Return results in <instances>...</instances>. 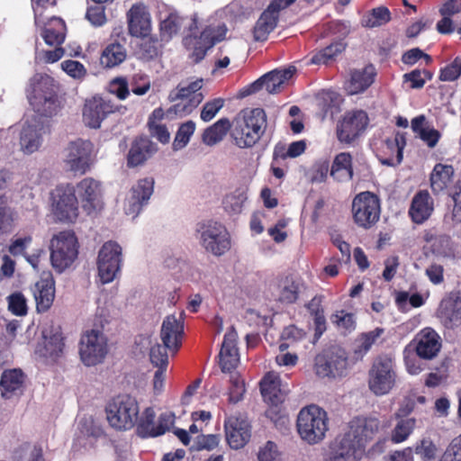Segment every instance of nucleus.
<instances>
[{
	"label": "nucleus",
	"mask_w": 461,
	"mask_h": 461,
	"mask_svg": "<svg viewBox=\"0 0 461 461\" xmlns=\"http://www.w3.org/2000/svg\"><path fill=\"white\" fill-rule=\"evenodd\" d=\"M278 20V13L269 5L258 18L253 31L254 40L264 41L268 34L274 31Z\"/></svg>",
	"instance_id": "e433bc0d"
},
{
	"label": "nucleus",
	"mask_w": 461,
	"mask_h": 461,
	"mask_svg": "<svg viewBox=\"0 0 461 461\" xmlns=\"http://www.w3.org/2000/svg\"><path fill=\"white\" fill-rule=\"evenodd\" d=\"M230 383L229 401L236 403L242 399L245 393L244 381L240 378L239 374L233 373L230 375Z\"/></svg>",
	"instance_id": "69168bd1"
},
{
	"label": "nucleus",
	"mask_w": 461,
	"mask_h": 461,
	"mask_svg": "<svg viewBox=\"0 0 461 461\" xmlns=\"http://www.w3.org/2000/svg\"><path fill=\"white\" fill-rule=\"evenodd\" d=\"M128 83L129 89L136 95H144L151 86L149 77L141 73L134 74Z\"/></svg>",
	"instance_id": "e2e57ef3"
},
{
	"label": "nucleus",
	"mask_w": 461,
	"mask_h": 461,
	"mask_svg": "<svg viewBox=\"0 0 461 461\" xmlns=\"http://www.w3.org/2000/svg\"><path fill=\"white\" fill-rule=\"evenodd\" d=\"M127 19L129 32L131 36L143 38L150 33V14L143 3L132 5L127 13Z\"/></svg>",
	"instance_id": "b1692460"
},
{
	"label": "nucleus",
	"mask_w": 461,
	"mask_h": 461,
	"mask_svg": "<svg viewBox=\"0 0 461 461\" xmlns=\"http://www.w3.org/2000/svg\"><path fill=\"white\" fill-rule=\"evenodd\" d=\"M156 413L150 407L146 408L140 418L138 430L143 437H155L157 425L155 424Z\"/></svg>",
	"instance_id": "5fc2aeb1"
},
{
	"label": "nucleus",
	"mask_w": 461,
	"mask_h": 461,
	"mask_svg": "<svg viewBox=\"0 0 461 461\" xmlns=\"http://www.w3.org/2000/svg\"><path fill=\"white\" fill-rule=\"evenodd\" d=\"M368 116L362 110L350 111L345 113L337 128L338 139L341 142L350 143L366 130Z\"/></svg>",
	"instance_id": "dca6fc26"
},
{
	"label": "nucleus",
	"mask_w": 461,
	"mask_h": 461,
	"mask_svg": "<svg viewBox=\"0 0 461 461\" xmlns=\"http://www.w3.org/2000/svg\"><path fill=\"white\" fill-rule=\"evenodd\" d=\"M385 427L387 425L375 416H357L347 423L341 434L363 452L366 445Z\"/></svg>",
	"instance_id": "20e7f679"
},
{
	"label": "nucleus",
	"mask_w": 461,
	"mask_h": 461,
	"mask_svg": "<svg viewBox=\"0 0 461 461\" xmlns=\"http://www.w3.org/2000/svg\"><path fill=\"white\" fill-rule=\"evenodd\" d=\"M332 369L333 378L347 375L348 369V356L344 349L337 348L325 354Z\"/></svg>",
	"instance_id": "49530a36"
},
{
	"label": "nucleus",
	"mask_w": 461,
	"mask_h": 461,
	"mask_svg": "<svg viewBox=\"0 0 461 461\" xmlns=\"http://www.w3.org/2000/svg\"><path fill=\"white\" fill-rule=\"evenodd\" d=\"M198 28L197 25V17L194 15L190 20L189 31L191 32V35L185 38V45L192 50L189 57L194 63H198L201 61L206 55V52L211 47L207 46V43L204 41L201 40V37L197 38L196 36H193V32L196 31Z\"/></svg>",
	"instance_id": "c9c22d12"
},
{
	"label": "nucleus",
	"mask_w": 461,
	"mask_h": 461,
	"mask_svg": "<svg viewBox=\"0 0 461 461\" xmlns=\"http://www.w3.org/2000/svg\"><path fill=\"white\" fill-rule=\"evenodd\" d=\"M453 208L445 216L446 224L452 228L461 225V183L455 186L452 194Z\"/></svg>",
	"instance_id": "3c124183"
},
{
	"label": "nucleus",
	"mask_w": 461,
	"mask_h": 461,
	"mask_svg": "<svg viewBox=\"0 0 461 461\" xmlns=\"http://www.w3.org/2000/svg\"><path fill=\"white\" fill-rule=\"evenodd\" d=\"M261 393L265 401L278 405L285 401L289 392L288 385L284 384L278 374L268 372L260 383Z\"/></svg>",
	"instance_id": "a878e982"
},
{
	"label": "nucleus",
	"mask_w": 461,
	"mask_h": 461,
	"mask_svg": "<svg viewBox=\"0 0 461 461\" xmlns=\"http://www.w3.org/2000/svg\"><path fill=\"white\" fill-rule=\"evenodd\" d=\"M433 211L434 202L428 191L421 190L415 194L409 209V214L415 223H423Z\"/></svg>",
	"instance_id": "c85d7f7f"
},
{
	"label": "nucleus",
	"mask_w": 461,
	"mask_h": 461,
	"mask_svg": "<svg viewBox=\"0 0 461 461\" xmlns=\"http://www.w3.org/2000/svg\"><path fill=\"white\" fill-rule=\"evenodd\" d=\"M230 122L227 118H221L215 123L204 130L202 135L203 142L207 146H214L223 140L229 130Z\"/></svg>",
	"instance_id": "37998d69"
},
{
	"label": "nucleus",
	"mask_w": 461,
	"mask_h": 461,
	"mask_svg": "<svg viewBox=\"0 0 461 461\" xmlns=\"http://www.w3.org/2000/svg\"><path fill=\"white\" fill-rule=\"evenodd\" d=\"M149 357L151 363L158 367L153 377V390L156 394H159L165 385L168 355L160 344H156L150 348Z\"/></svg>",
	"instance_id": "c756f323"
},
{
	"label": "nucleus",
	"mask_w": 461,
	"mask_h": 461,
	"mask_svg": "<svg viewBox=\"0 0 461 461\" xmlns=\"http://www.w3.org/2000/svg\"><path fill=\"white\" fill-rule=\"evenodd\" d=\"M391 19L390 12L386 7L381 6L372 10V13L364 18L363 24L373 28L381 26Z\"/></svg>",
	"instance_id": "13d9d810"
},
{
	"label": "nucleus",
	"mask_w": 461,
	"mask_h": 461,
	"mask_svg": "<svg viewBox=\"0 0 461 461\" xmlns=\"http://www.w3.org/2000/svg\"><path fill=\"white\" fill-rule=\"evenodd\" d=\"M122 253L121 246L114 241L105 242L99 250L97 270L103 284L113 282L121 271Z\"/></svg>",
	"instance_id": "ddd939ff"
},
{
	"label": "nucleus",
	"mask_w": 461,
	"mask_h": 461,
	"mask_svg": "<svg viewBox=\"0 0 461 461\" xmlns=\"http://www.w3.org/2000/svg\"><path fill=\"white\" fill-rule=\"evenodd\" d=\"M203 86V79L195 80L187 86L179 85L175 90H173L169 98L171 101L176 102L178 98L192 99L194 95H203L200 89Z\"/></svg>",
	"instance_id": "864d4df0"
},
{
	"label": "nucleus",
	"mask_w": 461,
	"mask_h": 461,
	"mask_svg": "<svg viewBox=\"0 0 461 461\" xmlns=\"http://www.w3.org/2000/svg\"><path fill=\"white\" fill-rule=\"evenodd\" d=\"M82 202V206L88 213L101 210L102 184L92 177H86L79 181L75 187V194Z\"/></svg>",
	"instance_id": "6ab92c4d"
},
{
	"label": "nucleus",
	"mask_w": 461,
	"mask_h": 461,
	"mask_svg": "<svg viewBox=\"0 0 461 461\" xmlns=\"http://www.w3.org/2000/svg\"><path fill=\"white\" fill-rule=\"evenodd\" d=\"M51 207L55 218L59 221H73L78 215L77 198L75 186L58 185L51 193Z\"/></svg>",
	"instance_id": "f8f14e48"
},
{
	"label": "nucleus",
	"mask_w": 461,
	"mask_h": 461,
	"mask_svg": "<svg viewBox=\"0 0 461 461\" xmlns=\"http://www.w3.org/2000/svg\"><path fill=\"white\" fill-rule=\"evenodd\" d=\"M414 451L422 460L429 461L435 459L438 448L430 438H422L415 443Z\"/></svg>",
	"instance_id": "bf43d9fd"
},
{
	"label": "nucleus",
	"mask_w": 461,
	"mask_h": 461,
	"mask_svg": "<svg viewBox=\"0 0 461 461\" xmlns=\"http://www.w3.org/2000/svg\"><path fill=\"white\" fill-rule=\"evenodd\" d=\"M185 19L175 11L160 12L159 32L162 41H169L176 35L183 26Z\"/></svg>",
	"instance_id": "f704fd0d"
},
{
	"label": "nucleus",
	"mask_w": 461,
	"mask_h": 461,
	"mask_svg": "<svg viewBox=\"0 0 461 461\" xmlns=\"http://www.w3.org/2000/svg\"><path fill=\"white\" fill-rule=\"evenodd\" d=\"M300 281L292 276H285L278 280L273 295L284 304H291L296 302L300 292Z\"/></svg>",
	"instance_id": "473e14b6"
},
{
	"label": "nucleus",
	"mask_w": 461,
	"mask_h": 461,
	"mask_svg": "<svg viewBox=\"0 0 461 461\" xmlns=\"http://www.w3.org/2000/svg\"><path fill=\"white\" fill-rule=\"evenodd\" d=\"M226 439L231 448L243 447L250 438V426L247 420L231 416L224 422Z\"/></svg>",
	"instance_id": "393cba45"
},
{
	"label": "nucleus",
	"mask_w": 461,
	"mask_h": 461,
	"mask_svg": "<svg viewBox=\"0 0 461 461\" xmlns=\"http://www.w3.org/2000/svg\"><path fill=\"white\" fill-rule=\"evenodd\" d=\"M15 213L0 199V236L11 233L14 227Z\"/></svg>",
	"instance_id": "4d7b16f0"
},
{
	"label": "nucleus",
	"mask_w": 461,
	"mask_h": 461,
	"mask_svg": "<svg viewBox=\"0 0 461 461\" xmlns=\"http://www.w3.org/2000/svg\"><path fill=\"white\" fill-rule=\"evenodd\" d=\"M197 239L200 245L214 256H221L230 248V235L220 222L207 221L198 224Z\"/></svg>",
	"instance_id": "6e6552de"
},
{
	"label": "nucleus",
	"mask_w": 461,
	"mask_h": 461,
	"mask_svg": "<svg viewBox=\"0 0 461 461\" xmlns=\"http://www.w3.org/2000/svg\"><path fill=\"white\" fill-rule=\"evenodd\" d=\"M437 316L442 325L447 329L461 325V291L451 293L442 299Z\"/></svg>",
	"instance_id": "4be33fe9"
},
{
	"label": "nucleus",
	"mask_w": 461,
	"mask_h": 461,
	"mask_svg": "<svg viewBox=\"0 0 461 461\" xmlns=\"http://www.w3.org/2000/svg\"><path fill=\"white\" fill-rule=\"evenodd\" d=\"M237 338L238 335L233 327L224 335L220 351V365L222 372H230L240 362L236 348Z\"/></svg>",
	"instance_id": "cd10ccee"
},
{
	"label": "nucleus",
	"mask_w": 461,
	"mask_h": 461,
	"mask_svg": "<svg viewBox=\"0 0 461 461\" xmlns=\"http://www.w3.org/2000/svg\"><path fill=\"white\" fill-rule=\"evenodd\" d=\"M158 150V147L147 138L136 140L128 153V165L137 167L144 163Z\"/></svg>",
	"instance_id": "2f4dec72"
},
{
	"label": "nucleus",
	"mask_w": 461,
	"mask_h": 461,
	"mask_svg": "<svg viewBox=\"0 0 461 461\" xmlns=\"http://www.w3.org/2000/svg\"><path fill=\"white\" fill-rule=\"evenodd\" d=\"M415 426L416 420L414 418L398 419L392 431L391 440L395 444L405 441L412 433Z\"/></svg>",
	"instance_id": "de8ad7c7"
},
{
	"label": "nucleus",
	"mask_w": 461,
	"mask_h": 461,
	"mask_svg": "<svg viewBox=\"0 0 461 461\" xmlns=\"http://www.w3.org/2000/svg\"><path fill=\"white\" fill-rule=\"evenodd\" d=\"M330 176L339 182L349 181L352 178V158L349 153L342 152L335 157Z\"/></svg>",
	"instance_id": "79ce46f5"
},
{
	"label": "nucleus",
	"mask_w": 461,
	"mask_h": 461,
	"mask_svg": "<svg viewBox=\"0 0 461 461\" xmlns=\"http://www.w3.org/2000/svg\"><path fill=\"white\" fill-rule=\"evenodd\" d=\"M352 213L357 226L364 229L371 228L380 218L379 198L370 192L358 194L352 202Z\"/></svg>",
	"instance_id": "9d476101"
},
{
	"label": "nucleus",
	"mask_w": 461,
	"mask_h": 461,
	"mask_svg": "<svg viewBox=\"0 0 461 461\" xmlns=\"http://www.w3.org/2000/svg\"><path fill=\"white\" fill-rule=\"evenodd\" d=\"M42 342L39 344L36 353L47 364L56 363L63 355V336L59 326L46 327L42 330Z\"/></svg>",
	"instance_id": "2eb2a0df"
},
{
	"label": "nucleus",
	"mask_w": 461,
	"mask_h": 461,
	"mask_svg": "<svg viewBox=\"0 0 461 461\" xmlns=\"http://www.w3.org/2000/svg\"><path fill=\"white\" fill-rule=\"evenodd\" d=\"M108 353L107 339L98 330H87L80 339L79 355L86 366L102 363Z\"/></svg>",
	"instance_id": "9b49d317"
},
{
	"label": "nucleus",
	"mask_w": 461,
	"mask_h": 461,
	"mask_svg": "<svg viewBox=\"0 0 461 461\" xmlns=\"http://www.w3.org/2000/svg\"><path fill=\"white\" fill-rule=\"evenodd\" d=\"M93 151L94 145L89 140L78 139L70 142L63 153L65 170L74 176L85 175L93 165Z\"/></svg>",
	"instance_id": "0eeeda50"
},
{
	"label": "nucleus",
	"mask_w": 461,
	"mask_h": 461,
	"mask_svg": "<svg viewBox=\"0 0 461 461\" xmlns=\"http://www.w3.org/2000/svg\"><path fill=\"white\" fill-rule=\"evenodd\" d=\"M227 31L225 24L209 26L203 31L200 37L202 41L207 43V46L212 48L214 44L225 39Z\"/></svg>",
	"instance_id": "6e6d98bb"
},
{
	"label": "nucleus",
	"mask_w": 461,
	"mask_h": 461,
	"mask_svg": "<svg viewBox=\"0 0 461 461\" xmlns=\"http://www.w3.org/2000/svg\"><path fill=\"white\" fill-rule=\"evenodd\" d=\"M24 374L19 368L5 370L0 379L1 394L5 399L21 395L23 390Z\"/></svg>",
	"instance_id": "7c9ffc66"
},
{
	"label": "nucleus",
	"mask_w": 461,
	"mask_h": 461,
	"mask_svg": "<svg viewBox=\"0 0 461 461\" xmlns=\"http://www.w3.org/2000/svg\"><path fill=\"white\" fill-rule=\"evenodd\" d=\"M17 461H44L42 450L35 445L25 444L15 453Z\"/></svg>",
	"instance_id": "052dcab7"
},
{
	"label": "nucleus",
	"mask_w": 461,
	"mask_h": 461,
	"mask_svg": "<svg viewBox=\"0 0 461 461\" xmlns=\"http://www.w3.org/2000/svg\"><path fill=\"white\" fill-rule=\"evenodd\" d=\"M108 89L111 94L116 95L120 100H125L130 95L128 80L122 77L112 79Z\"/></svg>",
	"instance_id": "338daca9"
},
{
	"label": "nucleus",
	"mask_w": 461,
	"mask_h": 461,
	"mask_svg": "<svg viewBox=\"0 0 461 461\" xmlns=\"http://www.w3.org/2000/svg\"><path fill=\"white\" fill-rule=\"evenodd\" d=\"M159 336L163 343L160 346L166 352L168 350L174 354L176 353L184 337L183 313H179L177 316L175 314L167 316L162 321Z\"/></svg>",
	"instance_id": "f3484780"
},
{
	"label": "nucleus",
	"mask_w": 461,
	"mask_h": 461,
	"mask_svg": "<svg viewBox=\"0 0 461 461\" xmlns=\"http://www.w3.org/2000/svg\"><path fill=\"white\" fill-rule=\"evenodd\" d=\"M32 294L38 312H47L55 299V281L51 274H43L32 287Z\"/></svg>",
	"instance_id": "bb28decb"
},
{
	"label": "nucleus",
	"mask_w": 461,
	"mask_h": 461,
	"mask_svg": "<svg viewBox=\"0 0 461 461\" xmlns=\"http://www.w3.org/2000/svg\"><path fill=\"white\" fill-rule=\"evenodd\" d=\"M28 98L34 113L26 115L20 131L21 150L31 155L41 147L43 136L49 132L48 121L43 117L56 115L59 109L55 80L47 75H35L30 83Z\"/></svg>",
	"instance_id": "f257e3e1"
},
{
	"label": "nucleus",
	"mask_w": 461,
	"mask_h": 461,
	"mask_svg": "<svg viewBox=\"0 0 461 461\" xmlns=\"http://www.w3.org/2000/svg\"><path fill=\"white\" fill-rule=\"evenodd\" d=\"M295 71V67L290 66L285 69L268 72L252 83L247 92L249 95L265 88L269 94H276L281 91L284 84L294 76Z\"/></svg>",
	"instance_id": "aec40b11"
},
{
	"label": "nucleus",
	"mask_w": 461,
	"mask_h": 461,
	"mask_svg": "<svg viewBox=\"0 0 461 461\" xmlns=\"http://www.w3.org/2000/svg\"><path fill=\"white\" fill-rule=\"evenodd\" d=\"M7 301L8 309L13 314L16 316H24L27 314V300L22 293L16 292L10 294L7 297Z\"/></svg>",
	"instance_id": "680f3d73"
},
{
	"label": "nucleus",
	"mask_w": 461,
	"mask_h": 461,
	"mask_svg": "<svg viewBox=\"0 0 461 461\" xmlns=\"http://www.w3.org/2000/svg\"><path fill=\"white\" fill-rule=\"evenodd\" d=\"M105 410L109 424L119 430L131 429L138 420L140 411L137 401L129 395L113 399Z\"/></svg>",
	"instance_id": "423d86ee"
},
{
	"label": "nucleus",
	"mask_w": 461,
	"mask_h": 461,
	"mask_svg": "<svg viewBox=\"0 0 461 461\" xmlns=\"http://www.w3.org/2000/svg\"><path fill=\"white\" fill-rule=\"evenodd\" d=\"M126 59V50L119 43L109 44L100 58V62L104 68H113L122 63Z\"/></svg>",
	"instance_id": "a18cd8bd"
},
{
	"label": "nucleus",
	"mask_w": 461,
	"mask_h": 461,
	"mask_svg": "<svg viewBox=\"0 0 461 461\" xmlns=\"http://www.w3.org/2000/svg\"><path fill=\"white\" fill-rule=\"evenodd\" d=\"M116 106L110 101L100 96L86 99L82 111L83 122L92 129H98L102 122L114 113Z\"/></svg>",
	"instance_id": "a211bd4d"
},
{
	"label": "nucleus",
	"mask_w": 461,
	"mask_h": 461,
	"mask_svg": "<svg viewBox=\"0 0 461 461\" xmlns=\"http://www.w3.org/2000/svg\"><path fill=\"white\" fill-rule=\"evenodd\" d=\"M38 27L43 26L41 36L50 46H59L65 40L66 26L60 18L52 17L48 23L41 18V23Z\"/></svg>",
	"instance_id": "72a5a7b5"
},
{
	"label": "nucleus",
	"mask_w": 461,
	"mask_h": 461,
	"mask_svg": "<svg viewBox=\"0 0 461 461\" xmlns=\"http://www.w3.org/2000/svg\"><path fill=\"white\" fill-rule=\"evenodd\" d=\"M396 373L393 360L386 356L376 357L368 372V387L377 395L387 394L394 386Z\"/></svg>",
	"instance_id": "1a4fd4ad"
},
{
	"label": "nucleus",
	"mask_w": 461,
	"mask_h": 461,
	"mask_svg": "<svg viewBox=\"0 0 461 461\" xmlns=\"http://www.w3.org/2000/svg\"><path fill=\"white\" fill-rule=\"evenodd\" d=\"M411 129L429 148H434L440 138V133L427 123L424 115H419L411 120Z\"/></svg>",
	"instance_id": "ea45409f"
},
{
	"label": "nucleus",
	"mask_w": 461,
	"mask_h": 461,
	"mask_svg": "<svg viewBox=\"0 0 461 461\" xmlns=\"http://www.w3.org/2000/svg\"><path fill=\"white\" fill-rule=\"evenodd\" d=\"M267 128V115L263 109L255 108L241 112L233 122L231 138L240 149L253 147Z\"/></svg>",
	"instance_id": "f03ea898"
},
{
	"label": "nucleus",
	"mask_w": 461,
	"mask_h": 461,
	"mask_svg": "<svg viewBox=\"0 0 461 461\" xmlns=\"http://www.w3.org/2000/svg\"><path fill=\"white\" fill-rule=\"evenodd\" d=\"M195 131V123L193 121H187L182 123L178 128L175 136L172 148L174 150L184 149L189 142L191 137Z\"/></svg>",
	"instance_id": "603ef678"
},
{
	"label": "nucleus",
	"mask_w": 461,
	"mask_h": 461,
	"mask_svg": "<svg viewBox=\"0 0 461 461\" xmlns=\"http://www.w3.org/2000/svg\"><path fill=\"white\" fill-rule=\"evenodd\" d=\"M154 184L155 181L152 177H144L131 186L123 203V209L127 215L134 219L148 205L154 192Z\"/></svg>",
	"instance_id": "4468645a"
},
{
	"label": "nucleus",
	"mask_w": 461,
	"mask_h": 461,
	"mask_svg": "<svg viewBox=\"0 0 461 461\" xmlns=\"http://www.w3.org/2000/svg\"><path fill=\"white\" fill-rule=\"evenodd\" d=\"M417 356L422 359H432L441 348L439 335L431 328L421 330L414 338L411 344Z\"/></svg>",
	"instance_id": "5701e85b"
},
{
	"label": "nucleus",
	"mask_w": 461,
	"mask_h": 461,
	"mask_svg": "<svg viewBox=\"0 0 461 461\" xmlns=\"http://www.w3.org/2000/svg\"><path fill=\"white\" fill-rule=\"evenodd\" d=\"M354 444L339 433L323 453V461H358L362 455Z\"/></svg>",
	"instance_id": "412c9836"
},
{
	"label": "nucleus",
	"mask_w": 461,
	"mask_h": 461,
	"mask_svg": "<svg viewBox=\"0 0 461 461\" xmlns=\"http://www.w3.org/2000/svg\"><path fill=\"white\" fill-rule=\"evenodd\" d=\"M327 412L317 405L303 408L297 416V431L310 445L322 441L329 429Z\"/></svg>",
	"instance_id": "7ed1b4c3"
},
{
	"label": "nucleus",
	"mask_w": 461,
	"mask_h": 461,
	"mask_svg": "<svg viewBox=\"0 0 461 461\" xmlns=\"http://www.w3.org/2000/svg\"><path fill=\"white\" fill-rule=\"evenodd\" d=\"M383 333L384 329L382 328H375L373 330L361 333L355 339L353 346V357L355 360H361Z\"/></svg>",
	"instance_id": "a19ab883"
},
{
	"label": "nucleus",
	"mask_w": 461,
	"mask_h": 461,
	"mask_svg": "<svg viewBox=\"0 0 461 461\" xmlns=\"http://www.w3.org/2000/svg\"><path fill=\"white\" fill-rule=\"evenodd\" d=\"M405 146V138L401 133H396L393 138H389L384 141V149L390 153V156L380 158L383 165L395 167L402 160V150Z\"/></svg>",
	"instance_id": "4c0bfd02"
},
{
	"label": "nucleus",
	"mask_w": 461,
	"mask_h": 461,
	"mask_svg": "<svg viewBox=\"0 0 461 461\" xmlns=\"http://www.w3.org/2000/svg\"><path fill=\"white\" fill-rule=\"evenodd\" d=\"M345 47L342 41H335L317 51L311 59V62L312 64H327L335 59L345 50Z\"/></svg>",
	"instance_id": "8fccbe9b"
},
{
	"label": "nucleus",
	"mask_w": 461,
	"mask_h": 461,
	"mask_svg": "<svg viewBox=\"0 0 461 461\" xmlns=\"http://www.w3.org/2000/svg\"><path fill=\"white\" fill-rule=\"evenodd\" d=\"M454 242L448 235L438 236L433 243L434 251L445 258H451L454 256Z\"/></svg>",
	"instance_id": "0e129e2a"
},
{
	"label": "nucleus",
	"mask_w": 461,
	"mask_h": 461,
	"mask_svg": "<svg viewBox=\"0 0 461 461\" xmlns=\"http://www.w3.org/2000/svg\"><path fill=\"white\" fill-rule=\"evenodd\" d=\"M439 461H461V434L449 442Z\"/></svg>",
	"instance_id": "774afa93"
},
{
	"label": "nucleus",
	"mask_w": 461,
	"mask_h": 461,
	"mask_svg": "<svg viewBox=\"0 0 461 461\" xmlns=\"http://www.w3.org/2000/svg\"><path fill=\"white\" fill-rule=\"evenodd\" d=\"M203 100V95H194L192 99L178 98L177 103L171 106L167 113L183 117L190 114Z\"/></svg>",
	"instance_id": "09e8293b"
},
{
	"label": "nucleus",
	"mask_w": 461,
	"mask_h": 461,
	"mask_svg": "<svg viewBox=\"0 0 461 461\" xmlns=\"http://www.w3.org/2000/svg\"><path fill=\"white\" fill-rule=\"evenodd\" d=\"M454 169L451 166L437 164L430 175V186L434 193L443 191L451 180Z\"/></svg>",
	"instance_id": "c03bdc74"
},
{
	"label": "nucleus",
	"mask_w": 461,
	"mask_h": 461,
	"mask_svg": "<svg viewBox=\"0 0 461 461\" xmlns=\"http://www.w3.org/2000/svg\"><path fill=\"white\" fill-rule=\"evenodd\" d=\"M50 261L52 267L59 273L69 267L77 258L78 244L74 232L60 231L50 240Z\"/></svg>",
	"instance_id": "39448f33"
},
{
	"label": "nucleus",
	"mask_w": 461,
	"mask_h": 461,
	"mask_svg": "<svg viewBox=\"0 0 461 461\" xmlns=\"http://www.w3.org/2000/svg\"><path fill=\"white\" fill-rule=\"evenodd\" d=\"M374 68L366 67L363 70H354L346 89L349 95H357L365 91L374 82Z\"/></svg>",
	"instance_id": "58836bf2"
}]
</instances>
